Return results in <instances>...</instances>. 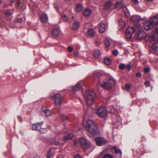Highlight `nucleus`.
<instances>
[{"instance_id": "nucleus-1", "label": "nucleus", "mask_w": 158, "mask_h": 158, "mask_svg": "<svg viewBox=\"0 0 158 158\" xmlns=\"http://www.w3.org/2000/svg\"><path fill=\"white\" fill-rule=\"evenodd\" d=\"M83 125L90 136H93L99 133L98 127L94 122L91 119L84 120Z\"/></svg>"}, {"instance_id": "nucleus-2", "label": "nucleus", "mask_w": 158, "mask_h": 158, "mask_svg": "<svg viewBox=\"0 0 158 158\" xmlns=\"http://www.w3.org/2000/svg\"><path fill=\"white\" fill-rule=\"evenodd\" d=\"M82 92L86 103L88 106H91L92 105L94 99L96 96V93L88 89L83 91Z\"/></svg>"}, {"instance_id": "nucleus-3", "label": "nucleus", "mask_w": 158, "mask_h": 158, "mask_svg": "<svg viewBox=\"0 0 158 158\" xmlns=\"http://www.w3.org/2000/svg\"><path fill=\"white\" fill-rule=\"evenodd\" d=\"M115 80L112 79H106L103 81L101 83V86L105 89H108L112 88L115 84Z\"/></svg>"}, {"instance_id": "nucleus-4", "label": "nucleus", "mask_w": 158, "mask_h": 158, "mask_svg": "<svg viewBox=\"0 0 158 158\" xmlns=\"http://www.w3.org/2000/svg\"><path fill=\"white\" fill-rule=\"evenodd\" d=\"M114 6L115 8L117 10H119L122 7L125 16L127 17H128L130 16V15L128 10L125 6H123V3L122 2H117L115 4Z\"/></svg>"}, {"instance_id": "nucleus-5", "label": "nucleus", "mask_w": 158, "mask_h": 158, "mask_svg": "<svg viewBox=\"0 0 158 158\" xmlns=\"http://www.w3.org/2000/svg\"><path fill=\"white\" fill-rule=\"evenodd\" d=\"M51 98L52 99L54 100L56 105H59L61 103L62 97L60 94H51Z\"/></svg>"}, {"instance_id": "nucleus-6", "label": "nucleus", "mask_w": 158, "mask_h": 158, "mask_svg": "<svg viewBox=\"0 0 158 158\" xmlns=\"http://www.w3.org/2000/svg\"><path fill=\"white\" fill-rule=\"evenodd\" d=\"M96 112L98 116L102 118L107 115V111L106 108L103 107H100L97 109Z\"/></svg>"}, {"instance_id": "nucleus-7", "label": "nucleus", "mask_w": 158, "mask_h": 158, "mask_svg": "<svg viewBox=\"0 0 158 158\" xmlns=\"http://www.w3.org/2000/svg\"><path fill=\"white\" fill-rule=\"evenodd\" d=\"M135 31L134 28L131 27H128L126 31V34L127 39L132 38V35Z\"/></svg>"}, {"instance_id": "nucleus-8", "label": "nucleus", "mask_w": 158, "mask_h": 158, "mask_svg": "<svg viewBox=\"0 0 158 158\" xmlns=\"http://www.w3.org/2000/svg\"><path fill=\"white\" fill-rule=\"evenodd\" d=\"M97 144L99 146H102L106 144L107 141L103 137H98L95 138Z\"/></svg>"}, {"instance_id": "nucleus-9", "label": "nucleus", "mask_w": 158, "mask_h": 158, "mask_svg": "<svg viewBox=\"0 0 158 158\" xmlns=\"http://www.w3.org/2000/svg\"><path fill=\"white\" fill-rule=\"evenodd\" d=\"M146 37V34L142 30H139L136 38L137 40H140L142 39H144Z\"/></svg>"}, {"instance_id": "nucleus-10", "label": "nucleus", "mask_w": 158, "mask_h": 158, "mask_svg": "<svg viewBox=\"0 0 158 158\" xmlns=\"http://www.w3.org/2000/svg\"><path fill=\"white\" fill-rule=\"evenodd\" d=\"M41 114L43 115L48 117L51 115V113L50 110L47 109L45 107H44L41 110Z\"/></svg>"}, {"instance_id": "nucleus-11", "label": "nucleus", "mask_w": 158, "mask_h": 158, "mask_svg": "<svg viewBox=\"0 0 158 158\" xmlns=\"http://www.w3.org/2000/svg\"><path fill=\"white\" fill-rule=\"evenodd\" d=\"M43 122H42L33 124L32 127V130L39 131H40V129L42 128V125L43 124Z\"/></svg>"}, {"instance_id": "nucleus-12", "label": "nucleus", "mask_w": 158, "mask_h": 158, "mask_svg": "<svg viewBox=\"0 0 158 158\" xmlns=\"http://www.w3.org/2000/svg\"><path fill=\"white\" fill-rule=\"evenodd\" d=\"M79 142L82 145L86 147H89L90 143L85 138H81L79 139Z\"/></svg>"}, {"instance_id": "nucleus-13", "label": "nucleus", "mask_w": 158, "mask_h": 158, "mask_svg": "<svg viewBox=\"0 0 158 158\" xmlns=\"http://www.w3.org/2000/svg\"><path fill=\"white\" fill-rule=\"evenodd\" d=\"M149 20L152 26L158 24V16L153 17L150 19Z\"/></svg>"}, {"instance_id": "nucleus-14", "label": "nucleus", "mask_w": 158, "mask_h": 158, "mask_svg": "<svg viewBox=\"0 0 158 158\" xmlns=\"http://www.w3.org/2000/svg\"><path fill=\"white\" fill-rule=\"evenodd\" d=\"M153 26L152 25L150 21L149 22L147 21H146L144 23V29L147 30H149L150 28L152 27Z\"/></svg>"}, {"instance_id": "nucleus-15", "label": "nucleus", "mask_w": 158, "mask_h": 158, "mask_svg": "<svg viewBox=\"0 0 158 158\" xmlns=\"http://www.w3.org/2000/svg\"><path fill=\"white\" fill-rule=\"evenodd\" d=\"M94 76L95 81L97 83L98 85L100 83L101 78L100 77V74L99 73L96 72L94 73Z\"/></svg>"}, {"instance_id": "nucleus-16", "label": "nucleus", "mask_w": 158, "mask_h": 158, "mask_svg": "<svg viewBox=\"0 0 158 158\" xmlns=\"http://www.w3.org/2000/svg\"><path fill=\"white\" fill-rule=\"evenodd\" d=\"M98 27L99 30L100 31L103 33L106 30V26L105 25L102 23H100L98 24Z\"/></svg>"}, {"instance_id": "nucleus-17", "label": "nucleus", "mask_w": 158, "mask_h": 158, "mask_svg": "<svg viewBox=\"0 0 158 158\" xmlns=\"http://www.w3.org/2000/svg\"><path fill=\"white\" fill-rule=\"evenodd\" d=\"M112 5V2L111 1H109L104 5V9L105 10H107L110 8Z\"/></svg>"}, {"instance_id": "nucleus-18", "label": "nucleus", "mask_w": 158, "mask_h": 158, "mask_svg": "<svg viewBox=\"0 0 158 158\" xmlns=\"http://www.w3.org/2000/svg\"><path fill=\"white\" fill-rule=\"evenodd\" d=\"M140 19L139 16L134 15L131 16L130 18L131 20L134 22H137Z\"/></svg>"}, {"instance_id": "nucleus-19", "label": "nucleus", "mask_w": 158, "mask_h": 158, "mask_svg": "<svg viewBox=\"0 0 158 158\" xmlns=\"http://www.w3.org/2000/svg\"><path fill=\"white\" fill-rule=\"evenodd\" d=\"M60 32V31L58 28L54 29L52 31V35L54 36H57L59 35Z\"/></svg>"}, {"instance_id": "nucleus-20", "label": "nucleus", "mask_w": 158, "mask_h": 158, "mask_svg": "<svg viewBox=\"0 0 158 158\" xmlns=\"http://www.w3.org/2000/svg\"><path fill=\"white\" fill-rule=\"evenodd\" d=\"M94 54L95 57L98 58L101 55L100 50L98 49L94 50Z\"/></svg>"}, {"instance_id": "nucleus-21", "label": "nucleus", "mask_w": 158, "mask_h": 158, "mask_svg": "<svg viewBox=\"0 0 158 158\" xmlns=\"http://www.w3.org/2000/svg\"><path fill=\"white\" fill-rule=\"evenodd\" d=\"M41 21L43 22H46L48 20V18L47 15L46 14H43L41 17Z\"/></svg>"}, {"instance_id": "nucleus-22", "label": "nucleus", "mask_w": 158, "mask_h": 158, "mask_svg": "<svg viewBox=\"0 0 158 158\" xmlns=\"http://www.w3.org/2000/svg\"><path fill=\"white\" fill-rule=\"evenodd\" d=\"M91 11L90 10L87 9H85L83 12V15L85 17L88 16L91 13Z\"/></svg>"}, {"instance_id": "nucleus-23", "label": "nucleus", "mask_w": 158, "mask_h": 158, "mask_svg": "<svg viewBox=\"0 0 158 158\" xmlns=\"http://www.w3.org/2000/svg\"><path fill=\"white\" fill-rule=\"evenodd\" d=\"M118 24L121 27H125V22L122 19L120 18L118 20Z\"/></svg>"}, {"instance_id": "nucleus-24", "label": "nucleus", "mask_w": 158, "mask_h": 158, "mask_svg": "<svg viewBox=\"0 0 158 158\" xmlns=\"http://www.w3.org/2000/svg\"><path fill=\"white\" fill-rule=\"evenodd\" d=\"M88 35L91 37H93L95 35L94 32L92 29H88L87 31Z\"/></svg>"}, {"instance_id": "nucleus-25", "label": "nucleus", "mask_w": 158, "mask_h": 158, "mask_svg": "<svg viewBox=\"0 0 158 158\" xmlns=\"http://www.w3.org/2000/svg\"><path fill=\"white\" fill-rule=\"evenodd\" d=\"M81 87L80 84L77 83L75 85L73 86V89L74 91H77L79 90Z\"/></svg>"}, {"instance_id": "nucleus-26", "label": "nucleus", "mask_w": 158, "mask_h": 158, "mask_svg": "<svg viewBox=\"0 0 158 158\" xmlns=\"http://www.w3.org/2000/svg\"><path fill=\"white\" fill-rule=\"evenodd\" d=\"M73 136V135L72 133H69L67 136L64 137V139L66 140L72 139Z\"/></svg>"}, {"instance_id": "nucleus-27", "label": "nucleus", "mask_w": 158, "mask_h": 158, "mask_svg": "<svg viewBox=\"0 0 158 158\" xmlns=\"http://www.w3.org/2000/svg\"><path fill=\"white\" fill-rule=\"evenodd\" d=\"M104 62L106 65H109L111 64V61L110 59L108 58H106L104 59Z\"/></svg>"}, {"instance_id": "nucleus-28", "label": "nucleus", "mask_w": 158, "mask_h": 158, "mask_svg": "<svg viewBox=\"0 0 158 158\" xmlns=\"http://www.w3.org/2000/svg\"><path fill=\"white\" fill-rule=\"evenodd\" d=\"M83 6L81 4H78L76 6V10L77 11H80L82 10Z\"/></svg>"}, {"instance_id": "nucleus-29", "label": "nucleus", "mask_w": 158, "mask_h": 158, "mask_svg": "<svg viewBox=\"0 0 158 158\" xmlns=\"http://www.w3.org/2000/svg\"><path fill=\"white\" fill-rule=\"evenodd\" d=\"M79 26V23L77 21H75L73 23V28L74 29H76L78 28Z\"/></svg>"}, {"instance_id": "nucleus-30", "label": "nucleus", "mask_w": 158, "mask_h": 158, "mask_svg": "<svg viewBox=\"0 0 158 158\" xmlns=\"http://www.w3.org/2000/svg\"><path fill=\"white\" fill-rule=\"evenodd\" d=\"M154 32L155 34L152 36V37L154 39H157L158 38V28L155 29Z\"/></svg>"}, {"instance_id": "nucleus-31", "label": "nucleus", "mask_w": 158, "mask_h": 158, "mask_svg": "<svg viewBox=\"0 0 158 158\" xmlns=\"http://www.w3.org/2000/svg\"><path fill=\"white\" fill-rule=\"evenodd\" d=\"M104 43L105 45L107 47H109L110 45L109 41L107 38L105 39Z\"/></svg>"}, {"instance_id": "nucleus-32", "label": "nucleus", "mask_w": 158, "mask_h": 158, "mask_svg": "<svg viewBox=\"0 0 158 158\" xmlns=\"http://www.w3.org/2000/svg\"><path fill=\"white\" fill-rule=\"evenodd\" d=\"M131 88V86L128 84H126L125 85L124 89L127 91H128Z\"/></svg>"}, {"instance_id": "nucleus-33", "label": "nucleus", "mask_w": 158, "mask_h": 158, "mask_svg": "<svg viewBox=\"0 0 158 158\" xmlns=\"http://www.w3.org/2000/svg\"><path fill=\"white\" fill-rule=\"evenodd\" d=\"M152 47L154 50H156L158 48V42L153 44L152 46Z\"/></svg>"}, {"instance_id": "nucleus-34", "label": "nucleus", "mask_w": 158, "mask_h": 158, "mask_svg": "<svg viewBox=\"0 0 158 158\" xmlns=\"http://www.w3.org/2000/svg\"><path fill=\"white\" fill-rule=\"evenodd\" d=\"M126 67V65L125 64H121L119 66V68L121 70H123Z\"/></svg>"}, {"instance_id": "nucleus-35", "label": "nucleus", "mask_w": 158, "mask_h": 158, "mask_svg": "<svg viewBox=\"0 0 158 158\" xmlns=\"http://www.w3.org/2000/svg\"><path fill=\"white\" fill-rule=\"evenodd\" d=\"M102 158H113L112 156L109 154H105Z\"/></svg>"}, {"instance_id": "nucleus-36", "label": "nucleus", "mask_w": 158, "mask_h": 158, "mask_svg": "<svg viewBox=\"0 0 158 158\" xmlns=\"http://www.w3.org/2000/svg\"><path fill=\"white\" fill-rule=\"evenodd\" d=\"M39 131L41 134H44L46 132L47 130L46 129L41 128Z\"/></svg>"}, {"instance_id": "nucleus-37", "label": "nucleus", "mask_w": 158, "mask_h": 158, "mask_svg": "<svg viewBox=\"0 0 158 158\" xmlns=\"http://www.w3.org/2000/svg\"><path fill=\"white\" fill-rule=\"evenodd\" d=\"M51 155V151L49 150L47 152V158H50Z\"/></svg>"}, {"instance_id": "nucleus-38", "label": "nucleus", "mask_w": 158, "mask_h": 158, "mask_svg": "<svg viewBox=\"0 0 158 158\" xmlns=\"http://www.w3.org/2000/svg\"><path fill=\"white\" fill-rule=\"evenodd\" d=\"M62 18L63 20L64 21H67L68 20L67 16L65 15H63Z\"/></svg>"}, {"instance_id": "nucleus-39", "label": "nucleus", "mask_w": 158, "mask_h": 158, "mask_svg": "<svg viewBox=\"0 0 158 158\" xmlns=\"http://www.w3.org/2000/svg\"><path fill=\"white\" fill-rule=\"evenodd\" d=\"M115 152L117 153H120V154L121 153V150L120 149H118V148H115Z\"/></svg>"}, {"instance_id": "nucleus-40", "label": "nucleus", "mask_w": 158, "mask_h": 158, "mask_svg": "<svg viewBox=\"0 0 158 158\" xmlns=\"http://www.w3.org/2000/svg\"><path fill=\"white\" fill-rule=\"evenodd\" d=\"M113 53L114 56H116L118 54V51L116 50H113Z\"/></svg>"}, {"instance_id": "nucleus-41", "label": "nucleus", "mask_w": 158, "mask_h": 158, "mask_svg": "<svg viewBox=\"0 0 158 158\" xmlns=\"http://www.w3.org/2000/svg\"><path fill=\"white\" fill-rule=\"evenodd\" d=\"M144 70L145 73H147L149 72V69L148 68L146 67L144 69Z\"/></svg>"}, {"instance_id": "nucleus-42", "label": "nucleus", "mask_w": 158, "mask_h": 158, "mask_svg": "<svg viewBox=\"0 0 158 158\" xmlns=\"http://www.w3.org/2000/svg\"><path fill=\"white\" fill-rule=\"evenodd\" d=\"M136 27L139 30H141V29L142 28V27L140 25L138 24L137 26H136Z\"/></svg>"}, {"instance_id": "nucleus-43", "label": "nucleus", "mask_w": 158, "mask_h": 158, "mask_svg": "<svg viewBox=\"0 0 158 158\" xmlns=\"http://www.w3.org/2000/svg\"><path fill=\"white\" fill-rule=\"evenodd\" d=\"M136 76L137 77H141L142 75L140 73H136Z\"/></svg>"}, {"instance_id": "nucleus-44", "label": "nucleus", "mask_w": 158, "mask_h": 158, "mask_svg": "<svg viewBox=\"0 0 158 158\" xmlns=\"http://www.w3.org/2000/svg\"><path fill=\"white\" fill-rule=\"evenodd\" d=\"M126 67L128 70H130L131 69L130 65L129 64H127L126 66Z\"/></svg>"}, {"instance_id": "nucleus-45", "label": "nucleus", "mask_w": 158, "mask_h": 158, "mask_svg": "<svg viewBox=\"0 0 158 158\" xmlns=\"http://www.w3.org/2000/svg\"><path fill=\"white\" fill-rule=\"evenodd\" d=\"M68 50L69 52H71L73 51V48L69 46L68 47Z\"/></svg>"}, {"instance_id": "nucleus-46", "label": "nucleus", "mask_w": 158, "mask_h": 158, "mask_svg": "<svg viewBox=\"0 0 158 158\" xmlns=\"http://www.w3.org/2000/svg\"><path fill=\"white\" fill-rule=\"evenodd\" d=\"M144 84H145V85H146V86H149L150 85V83L148 81H145V83H144Z\"/></svg>"}, {"instance_id": "nucleus-47", "label": "nucleus", "mask_w": 158, "mask_h": 158, "mask_svg": "<svg viewBox=\"0 0 158 158\" xmlns=\"http://www.w3.org/2000/svg\"><path fill=\"white\" fill-rule=\"evenodd\" d=\"M75 158H81L79 154H77L75 156Z\"/></svg>"}, {"instance_id": "nucleus-48", "label": "nucleus", "mask_w": 158, "mask_h": 158, "mask_svg": "<svg viewBox=\"0 0 158 158\" xmlns=\"http://www.w3.org/2000/svg\"><path fill=\"white\" fill-rule=\"evenodd\" d=\"M132 1L135 4H138V0H132Z\"/></svg>"}, {"instance_id": "nucleus-49", "label": "nucleus", "mask_w": 158, "mask_h": 158, "mask_svg": "<svg viewBox=\"0 0 158 158\" xmlns=\"http://www.w3.org/2000/svg\"><path fill=\"white\" fill-rule=\"evenodd\" d=\"M6 14L8 16H10L12 14V13H9V12H6Z\"/></svg>"}, {"instance_id": "nucleus-50", "label": "nucleus", "mask_w": 158, "mask_h": 158, "mask_svg": "<svg viewBox=\"0 0 158 158\" xmlns=\"http://www.w3.org/2000/svg\"><path fill=\"white\" fill-rule=\"evenodd\" d=\"M74 54L75 55L77 56L78 54V52H74Z\"/></svg>"}, {"instance_id": "nucleus-51", "label": "nucleus", "mask_w": 158, "mask_h": 158, "mask_svg": "<svg viewBox=\"0 0 158 158\" xmlns=\"http://www.w3.org/2000/svg\"><path fill=\"white\" fill-rule=\"evenodd\" d=\"M55 145H60V143L58 142L56 143H55Z\"/></svg>"}, {"instance_id": "nucleus-52", "label": "nucleus", "mask_w": 158, "mask_h": 158, "mask_svg": "<svg viewBox=\"0 0 158 158\" xmlns=\"http://www.w3.org/2000/svg\"><path fill=\"white\" fill-rule=\"evenodd\" d=\"M65 1L66 2H69L70 1V0H65Z\"/></svg>"}, {"instance_id": "nucleus-53", "label": "nucleus", "mask_w": 158, "mask_h": 158, "mask_svg": "<svg viewBox=\"0 0 158 158\" xmlns=\"http://www.w3.org/2000/svg\"><path fill=\"white\" fill-rule=\"evenodd\" d=\"M74 145L76 146L77 145V143L76 142H75L74 143Z\"/></svg>"}, {"instance_id": "nucleus-54", "label": "nucleus", "mask_w": 158, "mask_h": 158, "mask_svg": "<svg viewBox=\"0 0 158 158\" xmlns=\"http://www.w3.org/2000/svg\"><path fill=\"white\" fill-rule=\"evenodd\" d=\"M66 118H67V117H66V116H64V119H66Z\"/></svg>"}, {"instance_id": "nucleus-55", "label": "nucleus", "mask_w": 158, "mask_h": 158, "mask_svg": "<svg viewBox=\"0 0 158 158\" xmlns=\"http://www.w3.org/2000/svg\"><path fill=\"white\" fill-rule=\"evenodd\" d=\"M153 0H148V2H151V1H153Z\"/></svg>"}, {"instance_id": "nucleus-56", "label": "nucleus", "mask_w": 158, "mask_h": 158, "mask_svg": "<svg viewBox=\"0 0 158 158\" xmlns=\"http://www.w3.org/2000/svg\"><path fill=\"white\" fill-rule=\"evenodd\" d=\"M13 2H14V1H10V2H11V3H13Z\"/></svg>"}, {"instance_id": "nucleus-57", "label": "nucleus", "mask_w": 158, "mask_h": 158, "mask_svg": "<svg viewBox=\"0 0 158 158\" xmlns=\"http://www.w3.org/2000/svg\"><path fill=\"white\" fill-rule=\"evenodd\" d=\"M18 117L19 118H20V117L19 116H18Z\"/></svg>"}]
</instances>
